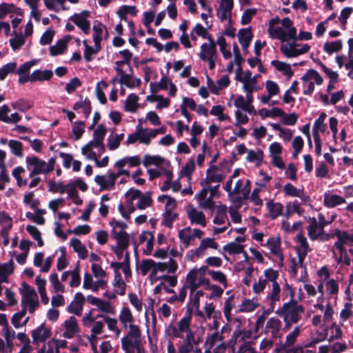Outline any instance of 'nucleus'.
Instances as JSON below:
<instances>
[{
    "instance_id": "16",
    "label": "nucleus",
    "mask_w": 353,
    "mask_h": 353,
    "mask_svg": "<svg viewBox=\"0 0 353 353\" xmlns=\"http://www.w3.org/2000/svg\"><path fill=\"white\" fill-rule=\"evenodd\" d=\"M188 219L192 223L199 224L203 227L206 226L205 216L202 212L197 211L195 208H192L188 214Z\"/></svg>"
},
{
    "instance_id": "10",
    "label": "nucleus",
    "mask_w": 353,
    "mask_h": 353,
    "mask_svg": "<svg viewBox=\"0 0 353 353\" xmlns=\"http://www.w3.org/2000/svg\"><path fill=\"white\" fill-rule=\"evenodd\" d=\"M71 38L70 35H66L63 39H59L55 45L51 46L49 48L50 54L53 57L61 54L67 48V44Z\"/></svg>"
},
{
    "instance_id": "17",
    "label": "nucleus",
    "mask_w": 353,
    "mask_h": 353,
    "mask_svg": "<svg viewBox=\"0 0 353 353\" xmlns=\"http://www.w3.org/2000/svg\"><path fill=\"white\" fill-rule=\"evenodd\" d=\"M70 246L73 248L75 252L78 253L81 259H85L88 256V250L82 245L81 241L76 238L72 239L70 242Z\"/></svg>"
},
{
    "instance_id": "11",
    "label": "nucleus",
    "mask_w": 353,
    "mask_h": 353,
    "mask_svg": "<svg viewBox=\"0 0 353 353\" xmlns=\"http://www.w3.org/2000/svg\"><path fill=\"white\" fill-rule=\"evenodd\" d=\"M273 255H279L281 265H283V255L281 253V239L279 236L270 237L266 243Z\"/></svg>"
},
{
    "instance_id": "55",
    "label": "nucleus",
    "mask_w": 353,
    "mask_h": 353,
    "mask_svg": "<svg viewBox=\"0 0 353 353\" xmlns=\"http://www.w3.org/2000/svg\"><path fill=\"white\" fill-rule=\"evenodd\" d=\"M119 318L121 322H130V324L134 321L132 312L128 307H123Z\"/></svg>"
},
{
    "instance_id": "43",
    "label": "nucleus",
    "mask_w": 353,
    "mask_h": 353,
    "mask_svg": "<svg viewBox=\"0 0 353 353\" xmlns=\"http://www.w3.org/2000/svg\"><path fill=\"white\" fill-rule=\"evenodd\" d=\"M195 170V163L194 159L189 160L180 172V176H187L191 179L192 174Z\"/></svg>"
},
{
    "instance_id": "49",
    "label": "nucleus",
    "mask_w": 353,
    "mask_h": 353,
    "mask_svg": "<svg viewBox=\"0 0 353 353\" xmlns=\"http://www.w3.org/2000/svg\"><path fill=\"white\" fill-rule=\"evenodd\" d=\"M223 340V336L221 334H219L218 332H214L208 336L205 341V346L209 347V348H212L214 346L216 341Z\"/></svg>"
},
{
    "instance_id": "62",
    "label": "nucleus",
    "mask_w": 353,
    "mask_h": 353,
    "mask_svg": "<svg viewBox=\"0 0 353 353\" xmlns=\"http://www.w3.org/2000/svg\"><path fill=\"white\" fill-rule=\"evenodd\" d=\"M192 321V316H185L183 317L178 323L179 330L181 332H185L190 330V325Z\"/></svg>"
},
{
    "instance_id": "58",
    "label": "nucleus",
    "mask_w": 353,
    "mask_h": 353,
    "mask_svg": "<svg viewBox=\"0 0 353 353\" xmlns=\"http://www.w3.org/2000/svg\"><path fill=\"white\" fill-rule=\"evenodd\" d=\"M301 332V329L299 326H296L294 327V330L287 335L285 339V344L288 346H291L294 344L296 341V338L299 336Z\"/></svg>"
},
{
    "instance_id": "30",
    "label": "nucleus",
    "mask_w": 353,
    "mask_h": 353,
    "mask_svg": "<svg viewBox=\"0 0 353 353\" xmlns=\"http://www.w3.org/2000/svg\"><path fill=\"white\" fill-rule=\"evenodd\" d=\"M244 245L236 242H230L223 247V250L230 254H241L243 252Z\"/></svg>"
},
{
    "instance_id": "19",
    "label": "nucleus",
    "mask_w": 353,
    "mask_h": 353,
    "mask_svg": "<svg viewBox=\"0 0 353 353\" xmlns=\"http://www.w3.org/2000/svg\"><path fill=\"white\" fill-rule=\"evenodd\" d=\"M139 97L136 94H130L125 102V110L126 112H135L139 108Z\"/></svg>"
},
{
    "instance_id": "27",
    "label": "nucleus",
    "mask_w": 353,
    "mask_h": 353,
    "mask_svg": "<svg viewBox=\"0 0 353 353\" xmlns=\"http://www.w3.org/2000/svg\"><path fill=\"white\" fill-rule=\"evenodd\" d=\"M227 216V207L221 205L217 207L216 216L213 219V223L216 225H221L225 223Z\"/></svg>"
},
{
    "instance_id": "18",
    "label": "nucleus",
    "mask_w": 353,
    "mask_h": 353,
    "mask_svg": "<svg viewBox=\"0 0 353 353\" xmlns=\"http://www.w3.org/2000/svg\"><path fill=\"white\" fill-rule=\"evenodd\" d=\"M326 113L321 112L319 114V118L315 120L312 128L313 135H320L319 132H324L327 130V125L324 123V121L326 119Z\"/></svg>"
},
{
    "instance_id": "15",
    "label": "nucleus",
    "mask_w": 353,
    "mask_h": 353,
    "mask_svg": "<svg viewBox=\"0 0 353 353\" xmlns=\"http://www.w3.org/2000/svg\"><path fill=\"white\" fill-rule=\"evenodd\" d=\"M217 56L218 53L216 48L207 46V43H203L201 46V51L199 53V57L201 60L205 61L206 59L217 57Z\"/></svg>"
},
{
    "instance_id": "4",
    "label": "nucleus",
    "mask_w": 353,
    "mask_h": 353,
    "mask_svg": "<svg viewBox=\"0 0 353 353\" xmlns=\"http://www.w3.org/2000/svg\"><path fill=\"white\" fill-rule=\"evenodd\" d=\"M51 335V329L50 327H46L45 323L41 324L31 332L32 343L34 344L45 342L48 339L50 338Z\"/></svg>"
},
{
    "instance_id": "38",
    "label": "nucleus",
    "mask_w": 353,
    "mask_h": 353,
    "mask_svg": "<svg viewBox=\"0 0 353 353\" xmlns=\"http://www.w3.org/2000/svg\"><path fill=\"white\" fill-rule=\"evenodd\" d=\"M17 65L16 62H10L3 65L0 71V80H4L9 73H15Z\"/></svg>"
},
{
    "instance_id": "28",
    "label": "nucleus",
    "mask_w": 353,
    "mask_h": 353,
    "mask_svg": "<svg viewBox=\"0 0 353 353\" xmlns=\"http://www.w3.org/2000/svg\"><path fill=\"white\" fill-rule=\"evenodd\" d=\"M112 285L114 288H119V291H117V293L119 295L123 296L125 294L126 284L123 281L121 274L119 271H117Z\"/></svg>"
},
{
    "instance_id": "51",
    "label": "nucleus",
    "mask_w": 353,
    "mask_h": 353,
    "mask_svg": "<svg viewBox=\"0 0 353 353\" xmlns=\"http://www.w3.org/2000/svg\"><path fill=\"white\" fill-rule=\"evenodd\" d=\"M75 125L72 126V133L74 136V139L76 141L80 139L84 133L85 130L83 126L85 125L84 121H77L75 122Z\"/></svg>"
},
{
    "instance_id": "13",
    "label": "nucleus",
    "mask_w": 353,
    "mask_h": 353,
    "mask_svg": "<svg viewBox=\"0 0 353 353\" xmlns=\"http://www.w3.org/2000/svg\"><path fill=\"white\" fill-rule=\"evenodd\" d=\"M345 202V199L338 194H330L327 193L324 194L323 204L328 208H334Z\"/></svg>"
},
{
    "instance_id": "31",
    "label": "nucleus",
    "mask_w": 353,
    "mask_h": 353,
    "mask_svg": "<svg viewBox=\"0 0 353 353\" xmlns=\"http://www.w3.org/2000/svg\"><path fill=\"white\" fill-rule=\"evenodd\" d=\"M12 106L15 110L25 112L32 108L33 103L32 102L27 101L24 99H19L16 102L13 103Z\"/></svg>"
},
{
    "instance_id": "52",
    "label": "nucleus",
    "mask_w": 353,
    "mask_h": 353,
    "mask_svg": "<svg viewBox=\"0 0 353 353\" xmlns=\"http://www.w3.org/2000/svg\"><path fill=\"white\" fill-rule=\"evenodd\" d=\"M281 117V121L284 125H294L296 124L298 120L299 115L295 112H292L290 114H286L285 112V114L282 115Z\"/></svg>"
},
{
    "instance_id": "64",
    "label": "nucleus",
    "mask_w": 353,
    "mask_h": 353,
    "mask_svg": "<svg viewBox=\"0 0 353 353\" xmlns=\"http://www.w3.org/2000/svg\"><path fill=\"white\" fill-rule=\"evenodd\" d=\"M128 298L130 303L136 308L138 312L142 310L143 303L141 300L138 299L135 293L131 292L128 294Z\"/></svg>"
},
{
    "instance_id": "14",
    "label": "nucleus",
    "mask_w": 353,
    "mask_h": 353,
    "mask_svg": "<svg viewBox=\"0 0 353 353\" xmlns=\"http://www.w3.org/2000/svg\"><path fill=\"white\" fill-rule=\"evenodd\" d=\"M266 207L272 220L276 219L283 213V205L281 203H274L273 201L270 200L266 203Z\"/></svg>"
},
{
    "instance_id": "44",
    "label": "nucleus",
    "mask_w": 353,
    "mask_h": 353,
    "mask_svg": "<svg viewBox=\"0 0 353 353\" xmlns=\"http://www.w3.org/2000/svg\"><path fill=\"white\" fill-rule=\"evenodd\" d=\"M274 309V305H270V307L268 309L265 310L263 312L262 314H261L260 316H258L256 321L255 323V330L256 331H258L259 329L263 325L267 316L273 312Z\"/></svg>"
},
{
    "instance_id": "50",
    "label": "nucleus",
    "mask_w": 353,
    "mask_h": 353,
    "mask_svg": "<svg viewBox=\"0 0 353 353\" xmlns=\"http://www.w3.org/2000/svg\"><path fill=\"white\" fill-rule=\"evenodd\" d=\"M3 336L6 341V346L9 348V352L11 353L13 349V339L15 338V332L12 328L3 332Z\"/></svg>"
},
{
    "instance_id": "37",
    "label": "nucleus",
    "mask_w": 353,
    "mask_h": 353,
    "mask_svg": "<svg viewBox=\"0 0 353 353\" xmlns=\"http://www.w3.org/2000/svg\"><path fill=\"white\" fill-rule=\"evenodd\" d=\"M208 274L211 276L214 281H218L225 288H227V277L223 272L221 271L208 270Z\"/></svg>"
},
{
    "instance_id": "45",
    "label": "nucleus",
    "mask_w": 353,
    "mask_h": 353,
    "mask_svg": "<svg viewBox=\"0 0 353 353\" xmlns=\"http://www.w3.org/2000/svg\"><path fill=\"white\" fill-rule=\"evenodd\" d=\"M281 326V322L279 319L276 318H270L267 324H266V328L267 329H272V334L273 336H275L278 332H279Z\"/></svg>"
},
{
    "instance_id": "40",
    "label": "nucleus",
    "mask_w": 353,
    "mask_h": 353,
    "mask_svg": "<svg viewBox=\"0 0 353 353\" xmlns=\"http://www.w3.org/2000/svg\"><path fill=\"white\" fill-rule=\"evenodd\" d=\"M319 229L318 223L316 218L313 217L310 219V223L308 226V236L312 241L316 240L319 238V232H316V230Z\"/></svg>"
},
{
    "instance_id": "1",
    "label": "nucleus",
    "mask_w": 353,
    "mask_h": 353,
    "mask_svg": "<svg viewBox=\"0 0 353 353\" xmlns=\"http://www.w3.org/2000/svg\"><path fill=\"white\" fill-rule=\"evenodd\" d=\"M310 46L308 44L302 45L294 42L293 43L282 44L281 52L288 58L296 57L309 52Z\"/></svg>"
},
{
    "instance_id": "22",
    "label": "nucleus",
    "mask_w": 353,
    "mask_h": 353,
    "mask_svg": "<svg viewBox=\"0 0 353 353\" xmlns=\"http://www.w3.org/2000/svg\"><path fill=\"white\" fill-rule=\"evenodd\" d=\"M336 236L338 240L334 244V247L336 248L344 247L345 245L348 244L347 239V232L345 230H341L336 229L334 232V237Z\"/></svg>"
},
{
    "instance_id": "24",
    "label": "nucleus",
    "mask_w": 353,
    "mask_h": 353,
    "mask_svg": "<svg viewBox=\"0 0 353 353\" xmlns=\"http://www.w3.org/2000/svg\"><path fill=\"white\" fill-rule=\"evenodd\" d=\"M283 192L285 195L293 196V197H299L302 198L304 196V190L303 189H297L295 186H294L292 183H288L283 186Z\"/></svg>"
},
{
    "instance_id": "34",
    "label": "nucleus",
    "mask_w": 353,
    "mask_h": 353,
    "mask_svg": "<svg viewBox=\"0 0 353 353\" xmlns=\"http://www.w3.org/2000/svg\"><path fill=\"white\" fill-rule=\"evenodd\" d=\"M107 132V129L104 124H100L93 132V139L99 144L102 145V142Z\"/></svg>"
},
{
    "instance_id": "2",
    "label": "nucleus",
    "mask_w": 353,
    "mask_h": 353,
    "mask_svg": "<svg viewBox=\"0 0 353 353\" xmlns=\"http://www.w3.org/2000/svg\"><path fill=\"white\" fill-rule=\"evenodd\" d=\"M26 163L27 165V169L30 171L29 174L30 178H33L34 176L46 174V163L45 161L40 159L39 157H27L26 159Z\"/></svg>"
},
{
    "instance_id": "46",
    "label": "nucleus",
    "mask_w": 353,
    "mask_h": 353,
    "mask_svg": "<svg viewBox=\"0 0 353 353\" xmlns=\"http://www.w3.org/2000/svg\"><path fill=\"white\" fill-rule=\"evenodd\" d=\"M34 194L33 192H30L24 195L23 203L26 205H29L32 210H35L40 204V201L37 199H34Z\"/></svg>"
},
{
    "instance_id": "23",
    "label": "nucleus",
    "mask_w": 353,
    "mask_h": 353,
    "mask_svg": "<svg viewBox=\"0 0 353 353\" xmlns=\"http://www.w3.org/2000/svg\"><path fill=\"white\" fill-rule=\"evenodd\" d=\"M115 71L120 76L119 79V83L122 85H125L129 88H134V85L131 84V80L132 79V74H126L125 71L120 68H114Z\"/></svg>"
},
{
    "instance_id": "29",
    "label": "nucleus",
    "mask_w": 353,
    "mask_h": 353,
    "mask_svg": "<svg viewBox=\"0 0 353 353\" xmlns=\"http://www.w3.org/2000/svg\"><path fill=\"white\" fill-rule=\"evenodd\" d=\"M151 195L152 193L150 192H147L145 194H142V196L139 198L137 208L139 210H144L148 207H150L153 203Z\"/></svg>"
},
{
    "instance_id": "6",
    "label": "nucleus",
    "mask_w": 353,
    "mask_h": 353,
    "mask_svg": "<svg viewBox=\"0 0 353 353\" xmlns=\"http://www.w3.org/2000/svg\"><path fill=\"white\" fill-rule=\"evenodd\" d=\"M23 290H20L22 295L21 305L28 306V303L33 301L34 299H37L38 296L33 288L28 285L26 282L22 283Z\"/></svg>"
},
{
    "instance_id": "41",
    "label": "nucleus",
    "mask_w": 353,
    "mask_h": 353,
    "mask_svg": "<svg viewBox=\"0 0 353 353\" xmlns=\"http://www.w3.org/2000/svg\"><path fill=\"white\" fill-rule=\"evenodd\" d=\"M14 33L16 34V37L10 39L9 42L12 49L16 51L24 45L26 41L21 33L17 34L16 31H14Z\"/></svg>"
},
{
    "instance_id": "54",
    "label": "nucleus",
    "mask_w": 353,
    "mask_h": 353,
    "mask_svg": "<svg viewBox=\"0 0 353 353\" xmlns=\"http://www.w3.org/2000/svg\"><path fill=\"white\" fill-rule=\"evenodd\" d=\"M55 31L48 29L43 33L40 38V43L43 46L49 45L52 43Z\"/></svg>"
},
{
    "instance_id": "35",
    "label": "nucleus",
    "mask_w": 353,
    "mask_h": 353,
    "mask_svg": "<svg viewBox=\"0 0 353 353\" xmlns=\"http://www.w3.org/2000/svg\"><path fill=\"white\" fill-rule=\"evenodd\" d=\"M1 223L5 225L4 228L1 230V234L4 235V232H8L12 226V218L6 212H2L0 213Z\"/></svg>"
},
{
    "instance_id": "7",
    "label": "nucleus",
    "mask_w": 353,
    "mask_h": 353,
    "mask_svg": "<svg viewBox=\"0 0 353 353\" xmlns=\"http://www.w3.org/2000/svg\"><path fill=\"white\" fill-rule=\"evenodd\" d=\"M111 236L117 241L116 247H119L122 249H128L130 245V235L125 231H117L112 230L111 232Z\"/></svg>"
},
{
    "instance_id": "12",
    "label": "nucleus",
    "mask_w": 353,
    "mask_h": 353,
    "mask_svg": "<svg viewBox=\"0 0 353 353\" xmlns=\"http://www.w3.org/2000/svg\"><path fill=\"white\" fill-rule=\"evenodd\" d=\"M163 163H165L168 166L170 165L169 161H166L163 157L158 155L151 156L150 154H145L143 161V164L146 168L152 165L160 167Z\"/></svg>"
},
{
    "instance_id": "26",
    "label": "nucleus",
    "mask_w": 353,
    "mask_h": 353,
    "mask_svg": "<svg viewBox=\"0 0 353 353\" xmlns=\"http://www.w3.org/2000/svg\"><path fill=\"white\" fill-rule=\"evenodd\" d=\"M343 47L342 41L341 39L334 41H327L323 46V50L329 54L334 52H339Z\"/></svg>"
},
{
    "instance_id": "63",
    "label": "nucleus",
    "mask_w": 353,
    "mask_h": 353,
    "mask_svg": "<svg viewBox=\"0 0 353 353\" xmlns=\"http://www.w3.org/2000/svg\"><path fill=\"white\" fill-rule=\"evenodd\" d=\"M266 90L268 93L270 94V96H274L279 93V88L278 84L271 80H268L265 83Z\"/></svg>"
},
{
    "instance_id": "57",
    "label": "nucleus",
    "mask_w": 353,
    "mask_h": 353,
    "mask_svg": "<svg viewBox=\"0 0 353 353\" xmlns=\"http://www.w3.org/2000/svg\"><path fill=\"white\" fill-rule=\"evenodd\" d=\"M128 327L129 332L125 337H127L128 339H140L141 336V331L138 325L131 323L129 325Z\"/></svg>"
},
{
    "instance_id": "56",
    "label": "nucleus",
    "mask_w": 353,
    "mask_h": 353,
    "mask_svg": "<svg viewBox=\"0 0 353 353\" xmlns=\"http://www.w3.org/2000/svg\"><path fill=\"white\" fill-rule=\"evenodd\" d=\"M101 83L103 85V87L104 88H107V86H108V84L103 80L99 82L96 86V94H97V97L99 101H100V103L101 104H105L107 103V99H106V96H105V93L103 92L102 89L100 88Z\"/></svg>"
},
{
    "instance_id": "20",
    "label": "nucleus",
    "mask_w": 353,
    "mask_h": 353,
    "mask_svg": "<svg viewBox=\"0 0 353 353\" xmlns=\"http://www.w3.org/2000/svg\"><path fill=\"white\" fill-rule=\"evenodd\" d=\"M304 312V307L303 305L297 306L296 308H291L286 310L281 316L288 315L290 323H297L301 319L300 313Z\"/></svg>"
},
{
    "instance_id": "5",
    "label": "nucleus",
    "mask_w": 353,
    "mask_h": 353,
    "mask_svg": "<svg viewBox=\"0 0 353 353\" xmlns=\"http://www.w3.org/2000/svg\"><path fill=\"white\" fill-rule=\"evenodd\" d=\"M108 180H105L103 175H97L94 177L95 182L100 185V190H113L115 183L118 179L117 176L112 171H108Z\"/></svg>"
},
{
    "instance_id": "39",
    "label": "nucleus",
    "mask_w": 353,
    "mask_h": 353,
    "mask_svg": "<svg viewBox=\"0 0 353 353\" xmlns=\"http://www.w3.org/2000/svg\"><path fill=\"white\" fill-rule=\"evenodd\" d=\"M49 191L53 193H56L59 192L61 194L65 193L67 188V185H64L62 181H59L56 183L53 180H49L48 182Z\"/></svg>"
},
{
    "instance_id": "21",
    "label": "nucleus",
    "mask_w": 353,
    "mask_h": 353,
    "mask_svg": "<svg viewBox=\"0 0 353 353\" xmlns=\"http://www.w3.org/2000/svg\"><path fill=\"white\" fill-rule=\"evenodd\" d=\"M53 75L51 70H46L42 71L41 70H36L31 74V82H36L37 81H48Z\"/></svg>"
},
{
    "instance_id": "25",
    "label": "nucleus",
    "mask_w": 353,
    "mask_h": 353,
    "mask_svg": "<svg viewBox=\"0 0 353 353\" xmlns=\"http://www.w3.org/2000/svg\"><path fill=\"white\" fill-rule=\"evenodd\" d=\"M253 38L251 27L248 28H241L238 32V39L240 43H250Z\"/></svg>"
},
{
    "instance_id": "59",
    "label": "nucleus",
    "mask_w": 353,
    "mask_h": 353,
    "mask_svg": "<svg viewBox=\"0 0 353 353\" xmlns=\"http://www.w3.org/2000/svg\"><path fill=\"white\" fill-rule=\"evenodd\" d=\"M300 305H301L298 304L297 301L292 298L289 302L285 303L281 309L277 310L276 311V314H277L279 316H282V314H283L284 312L288 309L296 308V307Z\"/></svg>"
},
{
    "instance_id": "8",
    "label": "nucleus",
    "mask_w": 353,
    "mask_h": 353,
    "mask_svg": "<svg viewBox=\"0 0 353 353\" xmlns=\"http://www.w3.org/2000/svg\"><path fill=\"white\" fill-rule=\"evenodd\" d=\"M63 325L65 331L63 333V336L66 339L73 338L75 334L79 331L77 320L74 316H71L69 319L66 320Z\"/></svg>"
},
{
    "instance_id": "3",
    "label": "nucleus",
    "mask_w": 353,
    "mask_h": 353,
    "mask_svg": "<svg viewBox=\"0 0 353 353\" xmlns=\"http://www.w3.org/2000/svg\"><path fill=\"white\" fill-rule=\"evenodd\" d=\"M90 15L88 10H83L81 13H75L70 17L77 26H78L85 34H88L90 29V23L87 19Z\"/></svg>"
},
{
    "instance_id": "60",
    "label": "nucleus",
    "mask_w": 353,
    "mask_h": 353,
    "mask_svg": "<svg viewBox=\"0 0 353 353\" xmlns=\"http://www.w3.org/2000/svg\"><path fill=\"white\" fill-rule=\"evenodd\" d=\"M81 85V81L78 77L72 78L65 85V90L68 94L73 93L76 89Z\"/></svg>"
},
{
    "instance_id": "48",
    "label": "nucleus",
    "mask_w": 353,
    "mask_h": 353,
    "mask_svg": "<svg viewBox=\"0 0 353 353\" xmlns=\"http://www.w3.org/2000/svg\"><path fill=\"white\" fill-rule=\"evenodd\" d=\"M256 8L246 9L242 14L241 23L243 26L250 23L252 21V17L256 14Z\"/></svg>"
},
{
    "instance_id": "61",
    "label": "nucleus",
    "mask_w": 353,
    "mask_h": 353,
    "mask_svg": "<svg viewBox=\"0 0 353 353\" xmlns=\"http://www.w3.org/2000/svg\"><path fill=\"white\" fill-rule=\"evenodd\" d=\"M154 266H156V262L152 259H143L141 266L142 275H146L150 270L153 269Z\"/></svg>"
},
{
    "instance_id": "32",
    "label": "nucleus",
    "mask_w": 353,
    "mask_h": 353,
    "mask_svg": "<svg viewBox=\"0 0 353 353\" xmlns=\"http://www.w3.org/2000/svg\"><path fill=\"white\" fill-rule=\"evenodd\" d=\"M190 227H187L179 232V237L180 241L183 243L185 248L189 247L191 241L194 239V236L187 234V232H190Z\"/></svg>"
},
{
    "instance_id": "36",
    "label": "nucleus",
    "mask_w": 353,
    "mask_h": 353,
    "mask_svg": "<svg viewBox=\"0 0 353 353\" xmlns=\"http://www.w3.org/2000/svg\"><path fill=\"white\" fill-rule=\"evenodd\" d=\"M68 197L70 198L76 205H81L83 200L79 197L77 188L71 183L67 184Z\"/></svg>"
},
{
    "instance_id": "33",
    "label": "nucleus",
    "mask_w": 353,
    "mask_h": 353,
    "mask_svg": "<svg viewBox=\"0 0 353 353\" xmlns=\"http://www.w3.org/2000/svg\"><path fill=\"white\" fill-rule=\"evenodd\" d=\"M8 146L14 155L18 157H22L23 156L22 150L23 144L21 142L17 140H10L8 142Z\"/></svg>"
},
{
    "instance_id": "42",
    "label": "nucleus",
    "mask_w": 353,
    "mask_h": 353,
    "mask_svg": "<svg viewBox=\"0 0 353 353\" xmlns=\"http://www.w3.org/2000/svg\"><path fill=\"white\" fill-rule=\"evenodd\" d=\"M258 305L259 304L254 302L253 300L244 299L238 312H253L258 307Z\"/></svg>"
},
{
    "instance_id": "53",
    "label": "nucleus",
    "mask_w": 353,
    "mask_h": 353,
    "mask_svg": "<svg viewBox=\"0 0 353 353\" xmlns=\"http://www.w3.org/2000/svg\"><path fill=\"white\" fill-rule=\"evenodd\" d=\"M14 261L11 259L8 263H0V275H10L14 272Z\"/></svg>"
},
{
    "instance_id": "47",
    "label": "nucleus",
    "mask_w": 353,
    "mask_h": 353,
    "mask_svg": "<svg viewBox=\"0 0 353 353\" xmlns=\"http://www.w3.org/2000/svg\"><path fill=\"white\" fill-rule=\"evenodd\" d=\"M105 317H108V316H105L104 314H98L96 316H92V311H90L88 313L85 314L82 319V323L85 327H90L93 322L97 321L96 319L97 318H103L105 321Z\"/></svg>"
},
{
    "instance_id": "9",
    "label": "nucleus",
    "mask_w": 353,
    "mask_h": 353,
    "mask_svg": "<svg viewBox=\"0 0 353 353\" xmlns=\"http://www.w3.org/2000/svg\"><path fill=\"white\" fill-rule=\"evenodd\" d=\"M170 202L165 204V212L163 214L162 224L167 228H171L174 221L178 218L179 214L172 212V210L176 208L170 206Z\"/></svg>"
}]
</instances>
